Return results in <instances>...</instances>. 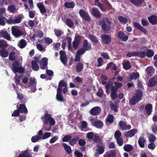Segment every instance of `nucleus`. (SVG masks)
I'll return each mask as SVG.
<instances>
[{
	"label": "nucleus",
	"instance_id": "nucleus-1",
	"mask_svg": "<svg viewBox=\"0 0 157 157\" xmlns=\"http://www.w3.org/2000/svg\"><path fill=\"white\" fill-rule=\"evenodd\" d=\"M123 86V84L117 82L113 83L110 82L107 83L105 86L106 92L108 94L111 92L110 97L112 100H115L118 98L119 99H122L124 97L122 93H120L117 94V91L118 89L121 88Z\"/></svg>",
	"mask_w": 157,
	"mask_h": 157
},
{
	"label": "nucleus",
	"instance_id": "nucleus-2",
	"mask_svg": "<svg viewBox=\"0 0 157 157\" xmlns=\"http://www.w3.org/2000/svg\"><path fill=\"white\" fill-rule=\"evenodd\" d=\"M99 24L101 25V31L105 33H108L111 30L112 22L108 17H104L99 21Z\"/></svg>",
	"mask_w": 157,
	"mask_h": 157
},
{
	"label": "nucleus",
	"instance_id": "nucleus-3",
	"mask_svg": "<svg viewBox=\"0 0 157 157\" xmlns=\"http://www.w3.org/2000/svg\"><path fill=\"white\" fill-rule=\"evenodd\" d=\"M20 62L18 60L15 61L12 63L11 70L14 73L23 74L25 72L24 68L21 65H20Z\"/></svg>",
	"mask_w": 157,
	"mask_h": 157
},
{
	"label": "nucleus",
	"instance_id": "nucleus-4",
	"mask_svg": "<svg viewBox=\"0 0 157 157\" xmlns=\"http://www.w3.org/2000/svg\"><path fill=\"white\" fill-rule=\"evenodd\" d=\"M44 116L42 117V119L44 118V120L43 121L44 125L48 124V122L51 125H53L55 124V122L54 119L51 117L50 114H48L47 112H46Z\"/></svg>",
	"mask_w": 157,
	"mask_h": 157
},
{
	"label": "nucleus",
	"instance_id": "nucleus-5",
	"mask_svg": "<svg viewBox=\"0 0 157 157\" xmlns=\"http://www.w3.org/2000/svg\"><path fill=\"white\" fill-rule=\"evenodd\" d=\"M90 121L91 125L98 128H101L103 127V123L101 121L93 117H90Z\"/></svg>",
	"mask_w": 157,
	"mask_h": 157
},
{
	"label": "nucleus",
	"instance_id": "nucleus-6",
	"mask_svg": "<svg viewBox=\"0 0 157 157\" xmlns=\"http://www.w3.org/2000/svg\"><path fill=\"white\" fill-rule=\"evenodd\" d=\"M86 136L88 139H91L94 142L98 143L102 141L99 136L94 134L93 132L88 133Z\"/></svg>",
	"mask_w": 157,
	"mask_h": 157
},
{
	"label": "nucleus",
	"instance_id": "nucleus-7",
	"mask_svg": "<svg viewBox=\"0 0 157 157\" xmlns=\"http://www.w3.org/2000/svg\"><path fill=\"white\" fill-rule=\"evenodd\" d=\"M12 33L15 37L17 38L24 35V33L16 26H12L11 28Z\"/></svg>",
	"mask_w": 157,
	"mask_h": 157
},
{
	"label": "nucleus",
	"instance_id": "nucleus-8",
	"mask_svg": "<svg viewBox=\"0 0 157 157\" xmlns=\"http://www.w3.org/2000/svg\"><path fill=\"white\" fill-rule=\"evenodd\" d=\"M102 142L103 141L98 143L97 144V148L96 149L95 154H101L104 152L105 145V144Z\"/></svg>",
	"mask_w": 157,
	"mask_h": 157
},
{
	"label": "nucleus",
	"instance_id": "nucleus-9",
	"mask_svg": "<svg viewBox=\"0 0 157 157\" xmlns=\"http://www.w3.org/2000/svg\"><path fill=\"white\" fill-rule=\"evenodd\" d=\"M79 13L82 18L85 21L89 22L90 21V18L88 13L83 9H81L79 11Z\"/></svg>",
	"mask_w": 157,
	"mask_h": 157
},
{
	"label": "nucleus",
	"instance_id": "nucleus-10",
	"mask_svg": "<svg viewBox=\"0 0 157 157\" xmlns=\"http://www.w3.org/2000/svg\"><path fill=\"white\" fill-rule=\"evenodd\" d=\"M118 126H119L120 129L122 130H129L131 127L130 125H127L126 122L122 120L119 122Z\"/></svg>",
	"mask_w": 157,
	"mask_h": 157
},
{
	"label": "nucleus",
	"instance_id": "nucleus-11",
	"mask_svg": "<svg viewBox=\"0 0 157 157\" xmlns=\"http://www.w3.org/2000/svg\"><path fill=\"white\" fill-rule=\"evenodd\" d=\"M101 38L102 42L106 44H109L111 41V37L109 35L105 34L102 35Z\"/></svg>",
	"mask_w": 157,
	"mask_h": 157
},
{
	"label": "nucleus",
	"instance_id": "nucleus-12",
	"mask_svg": "<svg viewBox=\"0 0 157 157\" xmlns=\"http://www.w3.org/2000/svg\"><path fill=\"white\" fill-rule=\"evenodd\" d=\"M39 63L40 69L45 70L48 68V59L46 58H42Z\"/></svg>",
	"mask_w": 157,
	"mask_h": 157
},
{
	"label": "nucleus",
	"instance_id": "nucleus-13",
	"mask_svg": "<svg viewBox=\"0 0 157 157\" xmlns=\"http://www.w3.org/2000/svg\"><path fill=\"white\" fill-rule=\"evenodd\" d=\"M101 109L99 106H95L92 108L90 110V113L93 116L98 115L101 113Z\"/></svg>",
	"mask_w": 157,
	"mask_h": 157
},
{
	"label": "nucleus",
	"instance_id": "nucleus-14",
	"mask_svg": "<svg viewBox=\"0 0 157 157\" xmlns=\"http://www.w3.org/2000/svg\"><path fill=\"white\" fill-rule=\"evenodd\" d=\"M59 54L60 55V59L61 62L64 65H66L67 61L66 53L64 51L61 50L59 51Z\"/></svg>",
	"mask_w": 157,
	"mask_h": 157
},
{
	"label": "nucleus",
	"instance_id": "nucleus-15",
	"mask_svg": "<svg viewBox=\"0 0 157 157\" xmlns=\"http://www.w3.org/2000/svg\"><path fill=\"white\" fill-rule=\"evenodd\" d=\"M16 107L20 113H28L26 106L24 104H18L16 106Z\"/></svg>",
	"mask_w": 157,
	"mask_h": 157
},
{
	"label": "nucleus",
	"instance_id": "nucleus-16",
	"mask_svg": "<svg viewBox=\"0 0 157 157\" xmlns=\"http://www.w3.org/2000/svg\"><path fill=\"white\" fill-rule=\"evenodd\" d=\"M117 36L120 40L122 41H126L128 39V36L126 35L123 31L118 32Z\"/></svg>",
	"mask_w": 157,
	"mask_h": 157
},
{
	"label": "nucleus",
	"instance_id": "nucleus-17",
	"mask_svg": "<svg viewBox=\"0 0 157 157\" xmlns=\"http://www.w3.org/2000/svg\"><path fill=\"white\" fill-rule=\"evenodd\" d=\"M91 13L94 17L98 18H100L102 16L101 12L96 8H93L91 9Z\"/></svg>",
	"mask_w": 157,
	"mask_h": 157
},
{
	"label": "nucleus",
	"instance_id": "nucleus-18",
	"mask_svg": "<svg viewBox=\"0 0 157 157\" xmlns=\"http://www.w3.org/2000/svg\"><path fill=\"white\" fill-rule=\"evenodd\" d=\"M133 25L134 27L135 28L140 30L144 34H146L147 33V30L138 22H133Z\"/></svg>",
	"mask_w": 157,
	"mask_h": 157
},
{
	"label": "nucleus",
	"instance_id": "nucleus-19",
	"mask_svg": "<svg viewBox=\"0 0 157 157\" xmlns=\"http://www.w3.org/2000/svg\"><path fill=\"white\" fill-rule=\"evenodd\" d=\"M143 48L145 49V50H147V52H146L145 51L142 52H143L144 54V58L146 56H147L148 58H151L152 57L154 54V52L152 50L150 49H147L146 47H144Z\"/></svg>",
	"mask_w": 157,
	"mask_h": 157
},
{
	"label": "nucleus",
	"instance_id": "nucleus-20",
	"mask_svg": "<svg viewBox=\"0 0 157 157\" xmlns=\"http://www.w3.org/2000/svg\"><path fill=\"white\" fill-rule=\"evenodd\" d=\"M157 85V76H155L151 78L148 82V86L152 87Z\"/></svg>",
	"mask_w": 157,
	"mask_h": 157
},
{
	"label": "nucleus",
	"instance_id": "nucleus-21",
	"mask_svg": "<svg viewBox=\"0 0 157 157\" xmlns=\"http://www.w3.org/2000/svg\"><path fill=\"white\" fill-rule=\"evenodd\" d=\"M137 132V129H133L128 131L126 133H125L124 136L126 137H131L134 136Z\"/></svg>",
	"mask_w": 157,
	"mask_h": 157
},
{
	"label": "nucleus",
	"instance_id": "nucleus-22",
	"mask_svg": "<svg viewBox=\"0 0 157 157\" xmlns=\"http://www.w3.org/2000/svg\"><path fill=\"white\" fill-rule=\"evenodd\" d=\"M83 48L86 51H90L91 49V45L90 43H88L87 40H84L83 43Z\"/></svg>",
	"mask_w": 157,
	"mask_h": 157
},
{
	"label": "nucleus",
	"instance_id": "nucleus-23",
	"mask_svg": "<svg viewBox=\"0 0 157 157\" xmlns=\"http://www.w3.org/2000/svg\"><path fill=\"white\" fill-rule=\"evenodd\" d=\"M116 154L115 150H111L106 152L103 157H116Z\"/></svg>",
	"mask_w": 157,
	"mask_h": 157
},
{
	"label": "nucleus",
	"instance_id": "nucleus-24",
	"mask_svg": "<svg viewBox=\"0 0 157 157\" xmlns=\"http://www.w3.org/2000/svg\"><path fill=\"white\" fill-rule=\"evenodd\" d=\"M149 22L152 25L157 24V16L152 15L148 17Z\"/></svg>",
	"mask_w": 157,
	"mask_h": 157
},
{
	"label": "nucleus",
	"instance_id": "nucleus-25",
	"mask_svg": "<svg viewBox=\"0 0 157 157\" xmlns=\"http://www.w3.org/2000/svg\"><path fill=\"white\" fill-rule=\"evenodd\" d=\"M94 5L98 6L102 12L106 11V8L100 2V0H94Z\"/></svg>",
	"mask_w": 157,
	"mask_h": 157
},
{
	"label": "nucleus",
	"instance_id": "nucleus-26",
	"mask_svg": "<svg viewBox=\"0 0 157 157\" xmlns=\"http://www.w3.org/2000/svg\"><path fill=\"white\" fill-rule=\"evenodd\" d=\"M37 6L42 14H43L46 12V10L43 3H38L37 4Z\"/></svg>",
	"mask_w": 157,
	"mask_h": 157
},
{
	"label": "nucleus",
	"instance_id": "nucleus-27",
	"mask_svg": "<svg viewBox=\"0 0 157 157\" xmlns=\"http://www.w3.org/2000/svg\"><path fill=\"white\" fill-rule=\"evenodd\" d=\"M88 38L92 42L93 45L97 44L98 43L99 41L97 37L92 34H89L88 35Z\"/></svg>",
	"mask_w": 157,
	"mask_h": 157
},
{
	"label": "nucleus",
	"instance_id": "nucleus-28",
	"mask_svg": "<svg viewBox=\"0 0 157 157\" xmlns=\"http://www.w3.org/2000/svg\"><path fill=\"white\" fill-rule=\"evenodd\" d=\"M62 91L57 90V94L56 95V99L59 102H64V100L61 94Z\"/></svg>",
	"mask_w": 157,
	"mask_h": 157
},
{
	"label": "nucleus",
	"instance_id": "nucleus-29",
	"mask_svg": "<svg viewBox=\"0 0 157 157\" xmlns=\"http://www.w3.org/2000/svg\"><path fill=\"white\" fill-rule=\"evenodd\" d=\"M122 65L123 68L126 70L130 69L132 67V65L128 60L123 61L122 62Z\"/></svg>",
	"mask_w": 157,
	"mask_h": 157
},
{
	"label": "nucleus",
	"instance_id": "nucleus-30",
	"mask_svg": "<svg viewBox=\"0 0 157 157\" xmlns=\"http://www.w3.org/2000/svg\"><path fill=\"white\" fill-rule=\"evenodd\" d=\"M131 54L132 56H138L141 58H144L145 56L144 53L142 52H131Z\"/></svg>",
	"mask_w": 157,
	"mask_h": 157
},
{
	"label": "nucleus",
	"instance_id": "nucleus-31",
	"mask_svg": "<svg viewBox=\"0 0 157 157\" xmlns=\"http://www.w3.org/2000/svg\"><path fill=\"white\" fill-rule=\"evenodd\" d=\"M67 84L64 82V80H61L59 81L58 84V86L57 90L62 91V88L63 87L67 86Z\"/></svg>",
	"mask_w": 157,
	"mask_h": 157
},
{
	"label": "nucleus",
	"instance_id": "nucleus-32",
	"mask_svg": "<svg viewBox=\"0 0 157 157\" xmlns=\"http://www.w3.org/2000/svg\"><path fill=\"white\" fill-rule=\"evenodd\" d=\"M132 3L136 6H140L144 0H129Z\"/></svg>",
	"mask_w": 157,
	"mask_h": 157
},
{
	"label": "nucleus",
	"instance_id": "nucleus-33",
	"mask_svg": "<svg viewBox=\"0 0 157 157\" xmlns=\"http://www.w3.org/2000/svg\"><path fill=\"white\" fill-rule=\"evenodd\" d=\"M140 74L138 72H132L129 75L130 80H132L133 79L136 80L139 78Z\"/></svg>",
	"mask_w": 157,
	"mask_h": 157
},
{
	"label": "nucleus",
	"instance_id": "nucleus-34",
	"mask_svg": "<svg viewBox=\"0 0 157 157\" xmlns=\"http://www.w3.org/2000/svg\"><path fill=\"white\" fill-rule=\"evenodd\" d=\"M145 109L146 110V113L149 115H150L152 110V106L151 104H149L146 105Z\"/></svg>",
	"mask_w": 157,
	"mask_h": 157
},
{
	"label": "nucleus",
	"instance_id": "nucleus-35",
	"mask_svg": "<svg viewBox=\"0 0 157 157\" xmlns=\"http://www.w3.org/2000/svg\"><path fill=\"white\" fill-rule=\"evenodd\" d=\"M146 140L143 137H140L138 140V143L139 146L141 148H144V147L145 143Z\"/></svg>",
	"mask_w": 157,
	"mask_h": 157
},
{
	"label": "nucleus",
	"instance_id": "nucleus-36",
	"mask_svg": "<svg viewBox=\"0 0 157 157\" xmlns=\"http://www.w3.org/2000/svg\"><path fill=\"white\" fill-rule=\"evenodd\" d=\"M0 34L3 37L8 40H10L11 39L10 36L6 31L1 30Z\"/></svg>",
	"mask_w": 157,
	"mask_h": 157
},
{
	"label": "nucleus",
	"instance_id": "nucleus-37",
	"mask_svg": "<svg viewBox=\"0 0 157 157\" xmlns=\"http://www.w3.org/2000/svg\"><path fill=\"white\" fill-rule=\"evenodd\" d=\"M83 69V65L81 62L78 63L76 66V69L77 72H81Z\"/></svg>",
	"mask_w": 157,
	"mask_h": 157
},
{
	"label": "nucleus",
	"instance_id": "nucleus-38",
	"mask_svg": "<svg viewBox=\"0 0 157 157\" xmlns=\"http://www.w3.org/2000/svg\"><path fill=\"white\" fill-rule=\"evenodd\" d=\"M146 71L148 75L150 76H151L155 71L154 69L151 66L147 67Z\"/></svg>",
	"mask_w": 157,
	"mask_h": 157
},
{
	"label": "nucleus",
	"instance_id": "nucleus-39",
	"mask_svg": "<svg viewBox=\"0 0 157 157\" xmlns=\"http://www.w3.org/2000/svg\"><path fill=\"white\" fill-rule=\"evenodd\" d=\"M64 6L67 8L72 9L75 7V3L72 1L70 2H66L64 3Z\"/></svg>",
	"mask_w": 157,
	"mask_h": 157
},
{
	"label": "nucleus",
	"instance_id": "nucleus-40",
	"mask_svg": "<svg viewBox=\"0 0 157 157\" xmlns=\"http://www.w3.org/2000/svg\"><path fill=\"white\" fill-rule=\"evenodd\" d=\"M62 145L67 154H70L71 153L72 150L70 146L67 145L66 143H63Z\"/></svg>",
	"mask_w": 157,
	"mask_h": 157
},
{
	"label": "nucleus",
	"instance_id": "nucleus-41",
	"mask_svg": "<svg viewBox=\"0 0 157 157\" xmlns=\"http://www.w3.org/2000/svg\"><path fill=\"white\" fill-rule=\"evenodd\" d=\"M23 19V17L22 16L19 15L15 16L14 18H13L14 24L20 23Z\"/></svg>",
	"mask_w": 157,
	"mask_h": 157
},
{
	"label": "nucleus",
	"instance_id": "nucleus-42",
	"mask_svg": "<svg viewBox=\"0 0 157 157\" xmlns=\"http://www.w3.org/2000/svg\"><path fill=\"white\" fill-rule=\"evenodd\" d=\"M31 67L32 69L35 71H38L39 69V67L36 62L33 60L31 62Z\"/></svg>",
	"mask_w": 157,
	"mask_h": 157
},
{
	"label": "nucleus",
	"instance_id": "nucleus-43",
	"mask_svg": "<svg viewBox=\"0 0 157 157\" xmlns=\"http://www.w3.org/2000/svg\"><path fill=\"white\" fill-rule=\"evenodd\" d=\"M79 138V137L76 136L75 138H73L70 140L69 141L70 144L71 146H74L76 143L78 141Z\"/></svg>",
	"mask_w": 157,
	"mask_h": 157
},
{
	"label": "nucleus",
	"instance_id": "nucleus-44",
	"mask_svg": "<svg viewBox=\"0 0 157 157\" xmlns=\"http://www.w3.org/2000/svg\"><path fill=\"white\" fill-rule=\"evenodd\" d=\"M31 153L28 151H25L22 153L20 154L17 157H31Z\"/></svg>",
	"mask_w": 157,
	"mask_h": 157
},
{
	"label": "nucleus",
	"instance_id": "nucleus-45",
	"mask_svg": "<svg viewBox=\"0 0 157 157\" xmlns=\"http://www.w3.org/2000/svg\"><path fill=\"white\" fill-rule=\"evenodd\" d=\"M27 44L26 41L23 39H21L18 44V46L21 48L25 47Z\"/></svg>",
	"mask_w": 157,
	"mask_h": 157
},
{
	"label": "nucleus",
	"instance_id": "nucleus-46",
	"mask_svg": "<svg viewBox=\"0 0 157 157\" xmlns=\"http://www.w3.org/2000/svg\"><path fill=\"white\" fill-rule=\"evenodd\" d=\"M143 92L142 91L140 90H138L137 91L136 94L134 96L139 101L141 100L143 96Z\"/></svg>",
	"mask_w": 157,
	"mask_h": 157
},
{
	"label": "nucleus",
	"instance_id": "nucleus-47",
	"mask_svg": "<svg viewBox=\"0 0 157 157\" xmlns=\"http://www.w3.org/2000/svg\"><path fill=\"white\" fill-rule=\"evenodd\" d=\"M8 46L6 41L3 40H0V48L2 49H6Z\"/></svg>",
	"mask_w": 157,
	"mask_h": 157
},
{
	"label": "nucleus",
	"instance_id": "nucleus-48",
	"mask_svg": "<svg viewBox=\"0 0 157 157\" xmlns=\"http://www.w3.org/2000/svg\"><path fill=\"white\" fill-rule=\"evenodd\" d=\"M30 86H34V90H32L33 92H34L36 90V83H35L36 79L35 78H30Z\"/></svg>",
	"mask_w": 157,
	"mask_h": 157
},
{
	"label": "nucleus",
	"instance_id": "nucleus-49",
	"mask_svg": "<svg viewBox=\"0 0 157 157\" xmlns=\"http://www.w3.org/2000/svg\"><path fill=\"white\" fill-rule=\"evenodd\" d=\"M114 116L111 114H109L106 119V121L109 123H112L114 121Z\"/></svg>",
	"mask_w": 157,
	"mask_h": 157
},
{
	"label": "nucleus",
	"instance_id": "nucleus-50",
	"mask_svg": "<svg viewBox=\"0 0 157 157\" xmlns=\"http://www.w3.org/2000/svg\"><path fill=\"white\" fill-rule=\"evenodd\" d=\"M8 52L6 49H2L0 51V56L2 57H6L8 55Z\"/></svg>",
	"mask_w": 157,
	"mask_h": 157
},
{
	"label": "nucleus",
	"instance_id": "nucleus-51",
	"mask_svg": "<svg viewBox=\"0 0 157 157\" xmlns=\"http://www.w3.org/2000/svg\"><path fill=\"white\" fill-rule=\"evenodd\" d=\"M123 149L125 151L129 152L132 150L133 147L132 145L127 144L124 146L123 147Z\"/></svg>",
	"mask_w": 157,
	"mask_h": 157
},
{
	"label": "nucleus",
	"instance_id": "nucleus-52",
	"mask_svg": "<svg viewBox=\"0 0 157 157\" xmlns=\"http://www.w3.org/2000/svg\"><path fill=\"white\" fill-rule=\"evenodd\" d=\"M118 20L121 23L125 24L128 21V19L127 18L123 17L122 16H119L118 18Z\"/></svg>",
	"mask_w": 157,
	"mask_h": 157
},
{
	"label": "nucleus",
	"instance_id": "nucleus-53",
	"mask_svg": "<svg viewBox=\"0 0 157 157\" xmlns=\"http://www.w3.org/2000/svg\"><path fill=\"white\" fill-rule=\"evenodd\" d=\"M139 100L134 96L129 100V103L132 105H135Z\"/></svg>",
	"mask_w": 157,
	"mask_h": 157
},
{
	"label": "nucleus",
	"instance_id": "nucleus-54",
	"mask_svg": "<svg viewBox=\"0 0 157 157\" xmlns=\"http://www.w3.org/2000/svg\"><path fill=\"white\" fill-rule=\"evenodd\" d=\"M54 32L55 35L58 37H59L63 34V32L62 30L56 29H54Z\"/></svg>",
	"mask_w": 157,
	"mask_h": 157
},
{
	"label": "nucleus",
	"instance_id": "nucleus-55",
	"mask_svg": "<svg viewBox=\"0 0 157 157\" xmlns=\"http://www.w3.org/2000/svg\"><path fill=\"white\" fill-rule=\"evenodd\" d=\"M8 10L10 12H14L16 10L15 6L14 5L9 6L7 8Z\"/></svg>",
	"mask_w": 157,
	"mask_h": 157
},
{
	"label": "nucleus",
	"instance_id": "nucleus-56",
	"mask_svg": "<svg viewBox=\"0 0 157 157\" xmlns=\"http://www.w3.org/2000/svg\"><path fill=\"white\" fill-rule=\"evenodd\" d=\"M15 53L14 52H12L10 53L9 56V59L10 60L14 61L16 59V57H15Z\"/></svg>",
	"mask_w": 157,
	"mask_h": 157
},
{
	"label": "nucleus",
	"instance_id": "nucleus-57",
	"mask_svg": "<svg viewBox=\"0 0 157 157\" xmlns=\"http://www.w3.org/2000/svg\"><path fill=\"white\" fill-rule=\"evenodd\" d=\"M41 138V137L38 136V135H36L33 136L31 138V141L33 143L37 142Z\"/></svg>",
	"mask_w": 157,
	"mask_h": 157
},
{
	"label": "nucleus",
	"instance_id": "nucleus-58",
	"mask_svg": "<svg viewBox=\"0 0 157 157\" xmlns=\"http://www.w3.org/2000/svg\"><path fill=\"white\" fill-rule=\"evenodd\" d=\"M66 24L69 27H72L74 25L72 21L69 18H67L66 19Z\"/></svg>",
	"mask_w": 157,
	"mask_h": 157
},
{
	"label": "nucleus",
	"instance_id": "nucleus-59",
	"mask_svg": "<svg viewBox=\"0 0 157 157\" xmlns=\"http://www.w3.org/2000/svg\"><path fill=\"white\" fill-rule=\"evenodd\" d=\"M72 138L71 136L67 135L65 136L62 138V140L63 142H69Z\"/></svg>",
	"mask_w": 157,
	"mask_h": 157
},
{
	"label": "nucleus",
	"instance_id": "nucleus-60",
	"mask_svg": "<svg viewBox=\"0 0 157 157\" xmlns=\"http://www.w3.org/2000/svg\"><path fill=\"white\" fill-rule=\"evenodd\" d=\"M82 36L78 35H76L75 37L74 41L80 44Z\"/></svg>",
	"mask_w": 157,
	"mask_h": 157
},
{
	"label": "nucleus",
	"instance_id": "nucleus-61",
	"mask_svg": "<svg viewBox=\"0 0 157 157\" xmlns=\"http://www.w3.org/2000/svg\"><path fill=\"white\" fill-rule=\"evenodd\" d=\"M110 107L112 110H113L114 112H117L118 111L117 107V105L114 104L112 102L110 104Z\"/></svg>",
	"mask_w": 157,
	"mask_h": 157
},
{
	"label": "nucleus",
	"instance_id": "nucleus-62",
	"mask_svg": "<svg viewBox=\"0 0 157 157\" xmlns=\"http://www.w3.org/2000/svg\"><path fill=\"white\" fill-rule=\"evenodd\" d=\"M36 36L39 38H41L44 36V33L42 31L40 30H37L35 32Z\"/></svg>",
	"mask_w": 157,
	"mask_h": 157
},
{
	"label": "nucleus",
	"instance_id": "nucleus-63",
	"mask_svg": "<svg viewBox=\"0 0 157 157\" xmlns=\"http://www.w3.org/2000/svg\"><path fill=\"white\" fill-rule=\"evenodd\" d=\"M151 129L152 132L155 134H157V124L154 123L151 126Z\"/></svg>",
	"mask_w": 157,
	"mask_h": 157
},
{
	"label": "nucleus",
	"instance_id": "nucleus-64",
	"mask_svg": "<svg viewBox=\"0 0 157 157\" xmlns=\"http://www.w3.org/2000/svg\"><path fill=\"white\" fill-rule=\"evenodd\" d=\"M97 61L98 63V64L97 65V66L98 67H100L103 65V60L102 58H98V59Z\"/></svg>",
	"mask_w": 157,
	"mask_h": 157
}]
</instances>
